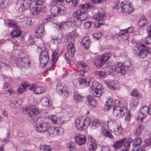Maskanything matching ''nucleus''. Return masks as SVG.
<instances>
[{
  "label": "nucleus",
  "mask_w": 151,
  "mask_h": 151,
  "mask_svg": "<svg viewBox=\"0 0 151 151\" xmlns=\"http://www.w3.org/2000/svg\"><path fill=\"white\" fill-rule=\"evenodd\" d=\"M75 139L76 142L79 145L84 144L87 140L86 136L80 133L78 136L76 137Z\"/></svg>",
  "instance_id": "nucleus-21"
},
{
  "label": "nucleus",
  "mask_w": 151,
  "mask_h": 151,
  "mask_svg": "<svg viewBox=\"0 0 151 151\" xmlns=\"http://www.w3.org/2000/svg\"><path fill=\"white\" fill-rule=\"evenodd\" d=\"M122 11L126 14H129L133 11V9L129 3L123 2L121 3Z\"/></svg>",
  "instance_id": "nucleus-10"
},
{
  "label": "nucleus",
  "mask_w": 151,
  "mask_h": 151,
  "mask_svg": "<svg viewBox=\"0 0 151 151\" xmlns=\"http://www.w3.org/2000/svg\"><path fill=\"white\" fill-rule=\"evenodd\" d=\"M100 125V122L97 120L95 119L91 123V127L92 129H95L99 126Z\"/></svg>",
  "instance_id": "nucleus-35"
},
{
  "label": "nucleus",
  "mask_w": 151,
  "mask_h": 151,
  "mask_svg": "<svg viewBox=\"0 0 151 151\" xmlns=\"http://www.w3.org/2000/svg\"><path fill=\"white\" fill-rule=\"evenodd\" d=\"M94 74L95 76L101 78H104L106 76V73L104 71L96 70L94 72Z\"/></svg>",
  "instance_id": "nucleus-37"
},
{
  "label": "nucleus",
  "mask_w": 151,
  "mask_h": 151,
  "mask_svg": "<svg viewBox=\"0 0 151 151\" xmlns=\"http://www.w3.org/2000/svg\"><path fill=\"white\" fill-rule=\"evenodd\" d=\"M24 61H27L26 60H27L26 58H24ZM23 58H17V59L16 60L15 63L16 65L18 66L22 67L25 66L24 65H25V62H24L23 60Z\"/></svg>",
  "instance_id": "nucleus-30"
},
{
  "label": "nucleus",
  "mask_w": 151,
  "mask_h": 151,
  "mask_svg": "<svg viewBox=\"0 0 151 151\" xmlns=\"http://www.w3.org/2000/svg\"><path fill=\"white\" fill-rule=\"evenodd\" d=\"M151 145V138L147 139L144 141V143L142 147L145 148V147H147Z\"/></svg>",
  "instance_id": "nucleus-53"
},
{
  "label": "nucleus",
  "mask_w": 151,
  "mask_h": 151,
  "mask_svg": "<svg viewBox=\"0 0 151 151\" xmlns=\"http://www.w3.org/2000/svg\"><path fill=\"white\" fill-rule=\"evenodd\" d=\"M147 21L146 20V18L142 16L141 17L139 22V25L140 27L144 26L147 23Z\"/></svg>",
  "instance_id": "nucleus-47"
},
{
  "label": "nucleus",
  "mask_w": 151,
  "mask_h": 151,
  "mask_svg": "<svg viewBox=\"0 0 151 151\" xmlns=\"http://www.w3.org/2000/svg\"><path fill=\"white\" fill-rule=\"evenodd\" d=\"M79 83L81 85H83L84 86H89L91 84V82L87 81L86 80L83 78H79L78 79Z\"/></svg>",
  "instance_id": "nucleus-41"
},
{
  "label": "nucleus",
  "mask_w": 151,
  "mask_h": 151,
  "mask_svg": "<svg viewBox=\"0 0 151 151\" xmlns=\"http://www.w3.org/2000/svg\"><path fill=\"white\" fill-rule=\"evenodd\" d=\"M65 87L60 84H58L56 86V92L59 94H62L64 98L66 99L68 96L69 91L65 90Z\"/></svg>",
  "instance_id": "nucleus-11"
},
{
  "label": "nucleus",
  "mask_w": 151,
  "mask_h": 151,
  "mask_svg": "<svg viewBox=\"0 0 151 151\" xmlns=\"http://www.w3.org/2000/svg\"><path fill=\"white\" fill-rule=\"evenodd\" d=\"M139 46L143 47L144 48L139 51V55L141 58H144L147 56L148 53H151V48L145 46L143 44H140L138 45Z\"/></svg>",
  "instance_id": "nucleus-12"
},
{
  "label": "nucleus",
  "mask_w": 151,
  "mask_h": 151,
  "mask_svg": "<svg viewBox=\"0 0 151 151\" xmlns=\"http://www.w3.org/2000/svg\"><path fill=\"white\" fill-rule=\"evenodd\" d=\"M111 56V53H106L99 57L94 59V63L96 66L99 68L102 66Z\"/></svg>",
  "instance_id": "nucleus-6"
},
{
  "label": "nucleus",
  "mask_w": 151,
  "mask_h": 151,
  "mask_svg": "<svg viewBox=\"0 0 151 151\" xmlns=\"http://www.w3.org/2000/svg\"><path fill=\"white\" fill-rule=\"evenodd\" d=\"M79 9L81 10H78L73 13V16L74 17H80L84 10V8H83V7L82 8Z\"/></svg>",
  "instance_id": "nucleus-40"
},
{
  "label": "nucleus",
  "mask_w": 151,
  "mask_h": 151,
  "mask_svg": "<svg viewBox=\"0 0 151 151\" xmlns=\"http://www.w3.org/2000/svg\"><path fill=\"white\" fill-rule=\"evenodd\" d=\"M122 130L121 127V124L116 129L114 130L113 132L114 133L116 136L121 134L122 133Z\"/></svg>",
  "instance_id": "nucleus-50"
},
{
  "label": "nucleus",
  "mask_w": 151,
  "mask_h": 151,
  "mask_svg": "<svg viewBox=\"0 0 151 151\" xmlns=\"http://www.w3.org/2000/svg\"><path fill=\"white\" fill-rule=\"evenodd\" d=\"M101 33H95L93 35V37L96 40H99L101 38Z\"/></svg>",
  "instance_id": "nucleus-62"
},
{
  "label": "nucleus",
  "mask_w": 151,
  "mask_h": 151,
  "mask_svg": "<svg viewBox=\"0 0 151 151\" xmlns=\"http://www.w3.org/2000/svg\"><path fill=\"white\" fill-rule=\"evenodd\" d=\"M48 118L54 124H60L63 123V122H58L59 119L57 118L56 116L55 115H50L48 116Z\"/></svg>",
  "instance_id": "nucleus-32"
},
{
  "label": "nucleus",
  "mask_w": 151,
  "mask_h": 151,
  "mask_svg": "<svg viewBox=\"0 0 151 151\" xmlns=\"http://www.w3.org/2000/svg\"><path fill=\"white\" fill-rule=\"evenodd\" d=\"M145 148L142 147H140L137 146H134L131 151H145Z\"/></svg>",
  "instance_id": "nucleus-52"
},
{
  "label": "nucleus",
  "mask_w": 151,
  "mask_h": 151,
  "mask_svg": "<svg viewBox=\"0 0 151 151\" xmlns=\"http://www.w3.org/2000/svg\"><path fill=\"white\" fill-rule=\"evenodd\" d=\"M58 50L57 49H55V51L53 53L52 56V60H53V63H56L58 59Z\"/></svg>",
  "instance_id": "nucleus-43"
},
{
  "label": "nucleus",
  "mask_w": 151,
  "mask_h": 151,
  "mask_svg": "<svg viewBox=\"0 0 151 151\" xmlns=\"http://www.w3.org/2000/svg\"><path fill=\"white\" fill-rule=\"evenodd\" d=\"M144 43L146 44L151 43V36H147L145 38Z\"/></svg>",
  "instance_id": "nucleus-57"
},
{
  "label": "nucleus",
  "mask_w": 151,
  "mask_h": 151,
  "mask_svg": "<svg viewBox=\"0 0 151 151\" xmlns=\"http://www.w3.org/2000/svg\"><path fill=\"white\" fill-rule=\"evenodd\" d=\"M73 99L77 102H80L83 100V97L80 95L78 92L75 91L74 93Z\"/></svg>",
  "instance_id": "nucleus-33"
},
{
  "label": "nucleus",
  "mask_w": 151,
  "mask_h": 151,
  "mask_svg": "<svg viewBox=\"0 0 151 151\" xmlns=\"http://www.w3.org/2000/svg\"><path fill=\"white\" fill-rule=\"evenodd\" d=\"M47 131L49 135L52 137H55L57 135L59 132V130L58 128L53 127H50L49 124V128Z\"/></svg>",
  "instance_id": "nucleus-24"
},
{
  "label": "nucleus",
  "mask_w": 151,
  "mask_h": 151,
  "mask_svg": "<svg viewBox=\"0 0 151 151\" xmlns=\"http://www.w3.org/2000/svg\"><path fill=\"white\" fill-rule=\"evenodd\" d=\"M68 50L70 51L71 53V57L72 58L74 57L76 50L75 46L72 43L69 44L68 47Z\"/></svg>",
  "instance_id": "nucleus-36"
},
{
  "label": "nucleus",
  "mask_w": 151,
  "mask_h": 151,
  "mask_svg": "<svg viewBox=\"0 0 151 151\" xmlns=\"http://www.w3.org/2000/svg\"><path fill=\"white\" fill-rule=\"evenodd\" d=\"M87 100L88 101V104L91 107H95L97 103L95 98L91 96H88Z\"/></svg>",
  "instance_id": "nucleus-26"
},
{
  "label": "nucleus",
  "mask_w": 151,
  "mask_h": 151,
  "mask_svg": "<svg viewBox=\"0 0 151 151\" xmlns=\"http://www.w3.org/2000/svg\"><path fill=\"white\" fill-rule=\"evenodd\" d=\"M101 129L102 133L105 136L109 138H113L111 134L104 127H102Z\"/></svg>",
  "instance_id": "nucleus-39"
},
{
  "label": "nucleus",
  "mask_w": 151,
  "mask_h": 151,
  "mask_svg": "<svg viewBox=\"0 0 151 151\" xmlns=\"http://www.w3.org/2000/svg\"><path fill=\"white\" fill-rule=\"evenodd\" d=\"M55 16V15H48L43 19V22L45 23L50 21L53 22L54 21V18Z\"/></svg>",
  "instance_id": "nucleus-42"
},
{
  "label": "nucleus",
  "mask_w": 151,
  "mask_h": 151,
  "mask_svg": "<svg viewBox=\"0 0 151 151\" xmlns=\"http://www.w3.org/2000/svg\"><path fill=\"white\" fill-rule=\"evenodd\" d=\"M65 7L62 5H60L58 6H54L50 9L51 12L52 14H63L65 10Z\"/></svg>",
  "instance_id": "nucleus-19"
},
{
  "label": "nucleus",
  "mask_w": 151,
  "mask_h": 151,
  "mask_svg": "<svg viewBox=\"0 0 151 151\" xmlns=\"http://www.w3.org/2000/svg\"><path fill=\"white\" fill-rule=\"evenodd\" d=\"M29 89L34 93L38 94L43 93L45 91L43 87L37 86L36 84H32L29 87Z\"/></svg>",
  "instance_id": "nucleus-15"
},
{
  "label": "nucleus",
  "mask_w": 151,
  "mask_h": 151,
  "mask_svg": "<svg viewBox=\"0 0 151 151\" xmlns=\"http://www.w3.org/2000/svg\"><path fill=\"white\" fill-rule=\"evenodd\" d=\"M77 63L79 65L81 66L83 69V70H81L80 71V76H84L85 73L89 70V67L86 64L83 62L82 61H78Z\"/></svg>",
  "instance_id": "nucleus-20"
},
{
  "label": "nucleus",
  "mask_w": 151,
  "mask_h": 151,
  "mask_svg": "<svg viewBox=\"0 0 151 151\" xmlns=\"http://www.w3.org/2000/svg\"><path fill=\"white\" fill-rule=\"evenodd\" d=\"M114 70H115L114 68H112V69H110L109 71V73L111 76H116V72L115 71H114Z\"/></svg>",
  "instance_id": "nucleus-59"
},
{
  "label": "nucleus",
  "mask_w": 151,
  "mask_h": 151,
  "mask_svg": "<svg viewBox=\"0 0 151 151\" xmlns=\"http://www.w3.org/2000/svg\"><path fill=\"white\" fill-rule=\"evenodd\" d=\"M91 91L92 94L96 97H100L104 93V90L102 88L101 83L96 81L92 82Z\"/></svg>",
  "instance_id": "nucleus-2"
},
{
  "label": "nucleus",
  "mask_w": 151,
  "mask_h": 151,
  "mask_svg": "<svg viewBox=\"0 0 151 151\" xmlns=\"http://www.w3.org/2000/svg\"><path fill=\"white\" fill-rule=\"evenodd\" d=\"M121 35L122 36V39L120 40V43L124 46H127L128 44V42L127 40L128 36L125 35L123 36L122 35Z\"/></svg>",
  "instance_id": "nucleus-44"
},
{
  "label": "nucleus",
  "mask_w": 151,
  "mask_h": 151,
  "mask_svg": "<svg viewBox=\"0 0 151 151\" xmlns=\"http://www.w3.org/2000/svg\"><path fill=\"white\" fill-rule=\"evenodd\" d=\"M138 92L137 91L136 89L134 90L132 93H131V95L135 97H137L138 98H141V96L138 94Z\"/></svg>",
  "instance_id": "nucleus-58"
},
{
  "label": "nucleus",
  "mask_w": 151,
  "mask_h": 151,
  "mask_svg": "<svg viewBox=\"0 0 151 151\" xmlns=\"http://www.w3.org/2000/svg\"><path fill=\"white\" fill-rule=\"evenodd\" d=\"M57 39L59 43H61L62 42V40L63 39V35L61 34H58L56 38Z\"/></svg>",
  "instance_id": "nucleus-63"
},
{
  "label": "nucleus",
  "mask_w": 151,
  "mask_h": 151,
  "mask_svg": "<svg viewBox=\"0 0 151 151\" xmlns=\"http://www.w3.org/2000/svg\"><path fill=\"white\" fill-rule=\"evenodd\" d=\"M114 68L116 72L120 73L123 76L127 74V71L126 70L123 63L121 62L117 63L114 65Z\"/></svg>",
  "instance_id": "nucleus-14"
},
{
  "label": "nucleus",
  "mask_w": 151,
  "mask_h": 151,
  "mask_svg": "<svg viewBox=\"0 0 151 151\" xmlns=\"http://www.w3.org/2000/svg\"><path fill=\"white\" fill-rule=\"evenodd\" d=\"M80 42L86 49H88L90 47L91 43L89 37L88 36H86L83 38L81 40Z\"/></svg>",
  "instance_id": "nucleus-23"
},
{
  "label": "nucleus",
  "mask_w": 151,
  "mask_h": 151,
  "mask_svg": "<svg viewBox=\"0 0 151 151\" xmlns=\"http://www.w3.org/2000/svg\"><path fill=\"white\" fill-rule=\"evenodd\" d=\"M133 52L135 55H139V51L140 50L139 49V47L137 46H135L133 47Z\"/></svg>",
  "instance_id": "nucleus-56"
},
{
  "label": "nucleus",
  "mask_w": 151,
  "mask_h": 151,
  "mask_svg": "<svg viewBox=\"0 0 151 151\" xmlns=\"http://www.w3.org/2000/svg\"><path fill=\"white\" fill-rule=\"evenodd\" d=\"M131 140L130 139H127L124 138L116 142L113 145V147L115 150H116L121 147L124 144L122 151H128L130 148Z\"/></svg>",
  "instance_id": "nucleus-1"
},
{
  "label": "nucleus",
  "mask_w": 151,
  "mask_h": 151,
  "mask_svg": "<svg viewBox=\"0 0 151 151\" xmlns=\"http://www.w3.org/2000/svg\"><path fill=\"white\" fill-rule=\"evenodd\" d=\"M144 128V127L143 124H141L138 126L136 129L135 134L137 135H139L143 131Z\"/></svg>",
  "instance_id": "nucleus-46"
},
{
  "label": "nucleus",
  "mask_w": 151,
  "mask_h": 151,
  "mask_svg": "<svg viewBox=\"0 0 151 151\" xmlns=\"http://www.w3.org/2000/svg\"><path fill=\"white\" fill-rule=\"evenodd\" d=\"M30 110V114H34L36 115L38 114L39 113V111L38 108H35L34 106H30L29 108Z\"/></svg>",
  "instance_id": "nucleus-38"
},
{
  "label": "nucleus",
  "mask_w": 151,
  "mask_h": 151,
  "mask_svg": "<svg viewBox=\"0 0 151 151\" xmlns=\"http://www.w3.org/2000/svg\"><path fill=\"white\" fill-rule=\"evenodd\" d=\"M113 114L114 115L118 118L123 117L125 115V112L124 110V109L121 107H113Z\"/></svg>",
  "instance_id": "nucleus-17"
},
{
  "label": "nucleus",
  "mask_w": 151,
  "mask_h": 151,
  "mask_svg": "<svg viewBox=\"0 0 151 151\" xmlns=\"http://www.w3.org/2000/svg\"><path fill=\"white\" fill-rule=\"evenodd\" d=\"M146 116L145 115H144L142 112L141 111L138 114V119H139L141 120H142L143 119L145 118V117Z\"/></svg>",
  "instance_id": "nucleus-64"
},
{
  "label": "nucleus",
  "mask_w": 151,
  "mask_h": 151,
  "mask_svg": "<svg viewBox=\"0 0 151 151\" xmlns=\"http://www.w3.org/2000/svg\"><path fill=\"white\" fill-rule=\"evenodd\" d=\"M101 151H109L110 148L106 145H103L101 146Z\"/></svg>",
  "instance_id": "nucleus-61"
},
{
  "label": "nucleus",
  "mask_w": 151,
  "mask_h": 151,
  "mask_svg": "<svg viewBox=\"0 0 151 151\" xmlns=\"http://www.w3.org/2000/svg\"><path fill=\"white\" fill-rule=\"evenodd\" d=\"M106 84L109 88L115 90L117 89V86L118 85V82L117 81L111 79H106L104 81Z\"/></svg>",
  "instance_id": "nucleus-18"
},
{
  "label": "nucleus",
  "mask_w": 151,
  "mask_h": 151,
  "mask_svg": "<svg viewBox=\"0 0 151 151\" xmlns=\"http://www.w3.org/2000/svg\"><path fill=\"white\" fill-rule=\"evenodd\" d=\"M88 143L89 145V147H91V146H95L97 147V143L95 142V141L94 139H90L89 141H88Z\"/></svg>",
  "instance_id": "nucleus-55"
},
{
  "label": "nucleus",
  "mask_w": 151,
  "mask_h": 151,
  "mask_svg": "<svg viewBox=\"0 0 151 151\" xmlns=\"http://www.w3.org/2000/svg\"><path fill=\"white\" fill-rule=\"evenodd\" d=\"M133 30V28L131 26L128 27L127 29L121 30V32L119 34L120 35H122L123 36L125 35L126 36H128V33H131Z\"/></svg>",
  "instance_id": "nucleus-29"
},
{
  "label": "nucleus",
  "mask_w": 151,
  "mask_h": 151,
  "mask_svg": "<svg viewBox=\"0 0 151 151\" xmlns=\"http://www.w3.org/2000/svg\"><path fill=\"white\" fill-rule=\"evenodd\" d=\"M52 148L49 146L42 145L40 147V151H52Z\"/></svg>",
  "instance_id": "nucleus-51"
},
{
  "label": "nucleus",
  "mask_w": 151,
  "mask_h": 151,
  "mask_svg": "<svg viewBox=\"0 0 151 151\" xmlns=\"http://www.w3.org/2000/svg\"><path fill=\"white\" fill-rule=\"evenodd\" d=\"M49 60L48 52L45 51H41L39 56V62L41 66L42 67H45Z\"/></svg>",
  "instance_id": "nucleus-9"
},
{
  "label": "nucleus",
  "mask_w": 151,
  "mask_h": 151,
  "mask_svg": "<svg viewBox=\"0 0 151 151\" xmlns=\"http://www.w3.org/2000/svg\"><path fill=\"white\" fill-rule=\"evenodd\" d=\"M31 0H19L18 1L16 7L19 12H22L29 8L31 4Z\"/></svg>",
  "instance_id": "nucleus-8"
},
{
  "label": "nucleus",
  "mask_w": 151,
  "mask_h": 151,
  "mask_svg": "<svg viewBox=\"0 0 151 151\" xmlns=\"http://www.w3.org/2000/svg\"><path fill=\"white\" fill-rule=\"evenodd\" d=\"M89 120V119H86L85 117L80 116L76 119L75 126L79 130H84L90 124Z\"/></svg>",
  "instance_id": "nucleus-4"
},
{
  "label": "nucleus",
  "mask_w": 151,
  "mask_h": 151,
  "mask_svg": "<svg viewBox=\"0 0 151 151\" xmlns=\"http://www.w3.org/2000/svg\"><path fill=\"white\" fill-rule=\"evenodd\" d=\"M30 85V84L29 82L26 81L20 83L21 86L23 87L25 89L27 87L29 86Z\"/></svg>",
  "instance_id": "nucleus-54"
},
{
  "label": "nucleus",
  "mask_w": 151,
  "mask_h": 151,
  "mask_svg": "<svg viewBox=\"0 0 151 151\" xmlns=\"http://www.w3.org/2000/svg\"><path fill=\"white\" fill-rule=\"evenodd\" d=\"M130 147L132 148L134 146H137L139 145L141 143V140L139 137H137L134 139L132 140L131 139Z\"/></svg>",
  "instance_id": "nucleus-28"
},
{
  "label": "nucleus",
  "mask_w": 151,
  "mask_h": 151,
  "mask_svg": "<svg viewBox=\"0 0 151 151\" xmlns=\"http://www.w3.org/2000/svg\"><path fill=\"white\" fill-rule=\"evenodd\" d=\"M81 21L79 17H74L73 24L76 27H80L82 24Z\"/></svg>",
  "instance_id": "nucleus-48"
},
{
  "label": "nucleus",
  "mask_w": 151,
  "mask_h": 151,
  "mask_svg": "<svg viewBox=\"0 0 151 151\" xmlns=\"http://www.w3.org/2000/svg\"><path fill=\"white\" fill-rule=\"evenodd\" d=\"M21 23L23 27H26L28 25L31 24V20L30 18H25L21 21Z\"/></svg>",
  "instance_id": "nucleus-34"
},
{
  "label": "nucleus",
  "mask_w": 151,
  "mask_h": 151,
  "mask_svg": "<svg viewBox=\"0 0 151 151\" xmlns=\"http://www.w3.org/2000/svg\"><path fill=\"white\" fill-rule=\"evenodd\" d=\"M141 112L144 115H147L148 114L151 115V104L149 105V108L147 106L142 107L141 110Z\"/></svg>",
  "instance_id": "nucleus-31"
},
{
  "label": "nucleus",
  "mask_w": 151,
  "mask_h": 151,
  "mask_svg": "<svg viewBox=\"0 0 151 151\" xmlns=\"http://www.w3.org/2000/svg\"><path fill=\"white\" fill-rule=\"evenodd\" d=\"M67 147L69 151H76L74 143L72 141L69 142L68 144Z\"/></svg>",
  "instance_id": "nucleus-45"
},
{
  "label": "nucleus",
  "mask_w": 151,
  "mask_h": 151,
  "mask_svg": "<svg viewBox=\"0 0 151 151\" xmlns=\"http://www.w3.org/2000/svg\"><path fill=\"white\" fill-rule=\"evenodd\" d=\"M27 120L29 122L32 124L37 123L40 120V119L37 116L34 114H30L28 115L27 118Z\"/></svg>",
  "instance_id": "nucleus-25"
},
{
  "label": "nucleus",
  "mask_w": 151,
  "mask_h": 151,
  "mask_svg": "<svg viewBox=\"0 0 151 151\" xmlns=\"http://www.w3.org/2000/svg\"><path fill=\"white\" fill-rule=\"evenodd\" d=\"M106 12L104 11L99 12L97 14L93 16V19L98 21H100L103 20L104 18Z\"/></svg>",
  "instance_id": "nucleus-22"
},
{
  "label": "nucleus",
  "mask_w": 151,
  "mask_h": 151,
  "mask_svg": "<svg viewBox=\"0 0 151 151\" xmlns=\"http://www.w3.org/2000/svg\"><path fill=\"white\" fill-rule=\"evenodd\" d=\"M22 112L23 114H28V115L30 114V110L29 108H27L26 107H24L22 109Z\"/></svg>",
  "instance_id": "nucleus-60"
},
{
  "label": "nucleus",
  "mask_w": 151,
  "mask_h": 151,
  "mask_svg": "<svg viewBox=\"0 0 151 151\" xmlns=\"http://www.w3.org/2000/svg\"><path fill=\"white\" fill-rule=\"evenodd\" d=\"M9 2V0H2L0 4V8L1 9H4L7 7Z\"/></svg>",
  "instance_id": "nucleus-49"
},
{
  "label": "nucleus",
  "mask_w": 151,
  "mask_h": 151,
  "mask_svg": "<svg viewBox=\"0 0 151 151\" xmlns=\"http://www.w3.org/2000/svg\"><path fill=\"white\" fill-rule=\"evenodd\" d=\"M45 0H35L36 3L35 5L32 9H30V12L33 15H37L40 12H44L45 11V8L42 5H41Z\"/></svg>",
  "instance_id": "nucleus-5"
},
{
  "label": "nucleus",
  "mask_w": 151,
  "mask_h": 151,
  "mask_svg": "<svg viewBox=\"0 0 151 151\" xmlns=\"http://www.w3.org/2000/svg\"><path fill=\"white\" fill-rule=\"evenodd\" d=\"M49 123L46 121H40L34 127L35 130L40 133L45 132L49 128Z\"/></svg>",
  "instance_id": "nucleus-7"
},
{
  "label": "nucleus",
  "mask_w": 151,
  "mask_h": 151,
  "mask_svg": "<svg viewBox=\"0 0 151 151\" xmlns=\"http://www.w3.org/2000/svg\"><path fill=\"white\" fill-rule=\"evenodd\" d=\"M79 8H84V11H83V13L81 14L80 18L81 21H84L86 20L87 18V9L90 8V6L88 4H81L78 6Z\"/></svg>",
  "instance_id": "nucleus-16"
},
{
  "label": "nucleus",
  "mask_w": 151,
  "mask_h": 151,
  "mask_svg": "<svg viewBox=\"0 0 151 151\" xmlns=\"http://www.w3.org/2000/svg\"><path fill=\"white\" fill-rule=\"evenodd\" d=\"M41 102L42 105L45 107H49L51 106L52 105V102L45 97L42 98Z\"/></svg>",
  "instance_id": "nucleus-27"
},
{
  "label": "nucleus",
  "mask_w": 151,
  "mask_h": 151,
  "mask_svg": "<svg viewBox=\"0 0 151 151\" xmlns=\"http://www.w3.org/2000/svg\"><path fill=\"white\" fill-rule=\"evenodd\" d=\"M45 34L44 25L40 24L37 27L35 36L36 37L40 38L42 37Z\"/></svg>",
  "instance_id": "nucleus-13"
},
{
  "label": "nucleus",
  "mask_w": 151,
  "mask_h": 151,
  "mask_svg": "<svg viewBox=\"0 0 151 151\" xmlns=\"http://www.w3.org/2000/svg\"><path fill=\"white\" fill-rule=\"evenodd\" d=\"M6 25L8 28L11 27L13 29H16L13 31L11 32V37H17L21 35V31L18 29L19 27L16 24L14 21L12 19L4 20Z\"/></svg>",
  "instance_id": "nucleus-3"
}]
</instances>
